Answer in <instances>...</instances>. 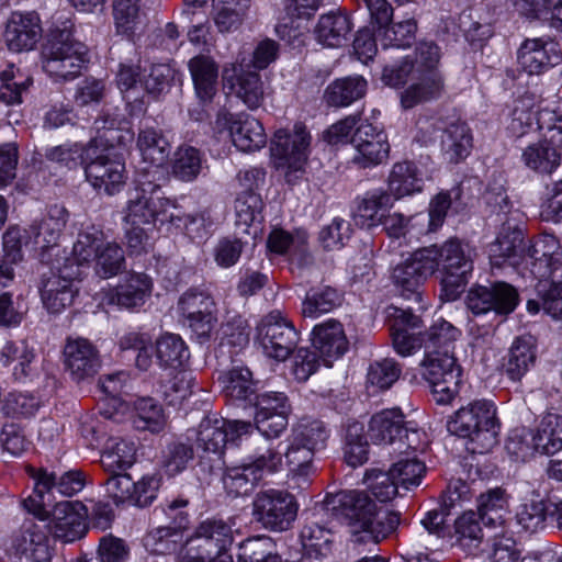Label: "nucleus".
<instances>
[{"instance_id":"obj_1","label":"nucleus","mask_w":562,"mask_h":562,"mask_svg":"<svg viewBox=\"0 0 562 562\" xmlns=\"http://www.w3.org/2000/svg\"><path fill=\"white\" fill-rule=\"evenodd\" d=\"M135 445L131 441L117 438L108 440L101 463L112 474L104 485L106 493L116 504L128 502L138 507H146L156 498L160 479L156 475H144L135 481L131 474L115 472L131 467L135 461Z\"/></svg>"},{"instance_id":"obj_2","label":"nucleus","mask_w":562,"mask_h":562,"mask_svg":"<svg viewBox=\"0 0 562 562\" xmlns=\"http://www.w3.org/2000/svg\"><path fill=\"white\" fill-rule=\"evenodd\" d=\"M159 187L142 182L139 188L130 194L124 209V222L128 225L156 226L169 222L176 227H183L188 235L200 236L204 229L206 217L203 213L184 214L169 199L157 195Z\"/></svg>"},{"instance_id":"obj_3","label":"nucleus","mask_w":562,"mask_h":562,"mask_svg":"<svg viewBox=\"0 0 562 562\" xmlns=\"http://www.w3.org/2000/svg\"><path fill=\"white\" fill-rule=\"evenodd\" d=\"M447 430L468 439L473 452L485 453L498 443L501 424L493 403L482 400L460 407L448 419Z\"/></svg>"},{"instance_id":"obj_4","label":"nucleus","mask_w":562,"mask_h":562,"mask_svg":"<svg viewBox=\"0 0 562 562\" xmlns=\"http://www.w3.org/2000/svg\"><path fill=\"white\" fill-rule=\"evenodd\" d=\"M69 19L50 29L42 49V66L50 77L72 80L81 74L87 59V47L72 37Z\"/></svg>"},{"instance_id":"obj_5","label":"nucleus","mask_w":562,"mask_h":562,"mask_svg":"<svg viewBox=\"0 0 562 562\" xmlns=\"http://www.w3.org/2000/svg\"><path fill=\"white\" fill-rule=\"evenodd\" d=\"M72 254L78 265L94 262V272L109 279L125 270L123 248L115 241H105L102 229L89 226L78 235Z\"/></svg>"},{"instance_id":"obj_6","label":"nucleus","mask_w":562,"mask_h":562,"mask_svg":"<svg viewBox=\"0 0 562 562\" xmlns=\"http://www.w3.org/2000/svg\"><path fill=\"white\" fill-rule=\"evenodd\" d=\"M35 486L33 493L23 501L27 512L34 516H48L54 505V493L63 496H72L79 493L86 484L83 473L78 469L65 471L60 474L40 469L33 474Z\"/></svg>"},{"instance_id":"obj_7","label":"nucleus","mask_w":562,"mask_h":562,"mask_svg":"<svg viewBox=\"0 0 562 562\" xmlns=\"http://www.w3.org/2000/svg\"><path fill=\"white\" fill-rule=\"evenodd\" d=\"M314 510V515L325 513L345 521L355 537L360 533V529L370 526L378 513L376 505L370 496L364 491L358 490L327 494Z\"/></svg>"},{"instance_id":"obj_8","label":"nucleus","mask_w":562,"mask_h":562,"mask_svg":"<svg viewBox=\"0 0 562 562\" xmlns=\"http://www.w3.org/2000/svg\"><path fill=\"white\" fill-rule=\"evenodd\" d=\"M252 518L272 532L289 530L297 517L295 496L284 490L269 488L258 492L252 499Z\"/></svg>"},{"instance_id":"obj_9","label":"nucleus","mask_w":562,"mask_h":562,"mask_svg":"<svg viewBox=\"0 0 562 562\" xmlns=\"http://www.w3.org/2000/svg\"><path fill=\"white\" fill-rule=\"evenodd\" d=\"M434 250L435 271L441 273V284L446 291L454 294L467 283V277L473 270L474 251L469 244L450 238L441 246L424 247Z\"/></svg>"},{"instance_id":"obj_10","label":"nucleus","mask_w":562,"mask_h":562,"mask_svg":"<svg viewBox=\"0 0 562 562\" xmlns=\"http://www.w3.org/2000/svg\"><path fill=\"white\" fill-rule=\"evenodd\" d=\"M256 329L257 341L268 358L285 361L297 348L300 333L280 310L263 315Z\"/></svg>"},{"instance_id":"obj_11","label":"nucleus","mask_w":562,"mask_h":562,"mask_svg":"<svg viewBox=\"0 0 562 562\" xmlns=\"http://www.w3.org/2000/svg\"><path fill=\"white\" fill-rule=\"evenodd\" d=\"M420 374L428 382L437 404H450L459 394L462 369L452 352L424 355Z\"/></svg>"},{"instance_id":"obj_12","label":"nucleus","mask_w":562,"mask_h":562,"mask_svg":"<svg viewBox=\"0 0 562 562\" xmlns=\"http://www.w3.org/2000/svg\"><path fill=\"white\" fill-rule=\"evenodd\" d=\"M369 436L374 443L397 445L401 454L408 449L416 450L420 432L412 422H406L400 408L384 409L374 414L369 424Z\"/></svg>"},{"instance_id":"obj_13","label":"nucleus","mask_w":562,"mask_h":562,"mask_svg":"<svg viewBox=\"0 0 562 562\" xmlns=\"http://www.w3.org/2000/svg\"><path fill=\"white\" fill-rule=\"evenodd\" d=\"M177 310L182 324L199 344L210 340L217 322L215 303L210 293L198 288L188 289L179 297Z\"/></svg>"},{"instance_id":"obj_14","label":"nucleus","mask_w":562,"mask_h":562,"mask_svg":"<svg viewBox=\"0 0 562 562\" xmlns=\"http://www.w3.org/2000/svg\"><path fill=\"white\" fill-rule=\"evenodd\" d=\"M252 428L250 422L227 420L215 416L203 418L199 425L195 439L200 458L204 459L212 454L215 457V461L220 463L226 443L239 439L243 435L250 434Z\"/></svg>"},{"instance_id":"obj_15","label":"nucleus","mask_w":562,"mask_h":562,"mask_svg":"<svg viewBox=\"0 0 562 562\" xmlns=\"http://www.w3.org/2000/svg\"><path fill=\"white\" fill-rule=\"evenodd\" d=\"M68 221V211L63 205H52L47 214L34 222L24 234L33 239V244L42 249L40 259L42 263H50L54 260L69 261L64 250L57 245V240Z\"/></svg>"},{"instance_id":"obj_16","label":"nucleus","mask_w":562,"mask_h":562,"mask_svg":"<svg viewBox=\"0 0 562 562\" xmlns=\"http://www.w3.org/2000/svg\"><path fill=\"white\" fill-rule=\"evenodd\" d=\"M46 265L50 266V270L48 276H43L41 297L49 313L58 314L72 304L76 294L74 282L78 270L74 268L70 259H57Z\"/></svg>"},{"instance_id":"obj_17","label":"nucleus","mask_w":562,"mask_h":562,"mask_svg":"<svg viewBox=\"0 0 562 562\" xmlns=\"http://www.w3.org/2000/svg\"><path fill=\"white\" fill-rule=\"evenodd\" d=\"M518 302L517 290L503 281L472 286L467 294V306L474 315L493 312L495 315L507 316L515 311Z\"/></svg>"},{"instance_id":"obj_18","label":"nucleus","mask_w":562,"mask_h":562,"mask_svg":"<svg viewBox=\"0 0 562 562\" xmlns=\"http://www.w3.org/2000/svg\"><path fill=\"white\" fill-rule=\"evenodd\" d=\"M501 222L496 238L488 246V256L492 266L502 267L508 263L518 267L525 261L526 246L521 222L514 214Z\"/></svg>"},{"instance_id":"obj_19","label":"nucleus","mask_w":562,"mask_h":562,"mask_svg":"<svg viewBox=\"0 0 562 562\" xmlns=\"http://www.w3.org/2000/svg\"><path fill=\"white\" fill-rule=\"evenodd\" d=\"M434 250L420 248L398 262L392 270V281L405 297H420L419 286L435 272Z\"/></svg>"},{"instance_id":"obj_20","label":"nucleus","mask_w":562,"mask_h":562,"mask_svg":"<svg viewBox=\"0 0 562 562\" xmlns=\"http://www.w3.org/2000/svg\"><path fill=\"white\" fill-rule=\"evenodd\" d=\"M350 143L357 150L352 161L361 168L380 165L389 157L390 145L385 132L368 121L356 127Z\"/></svg>"},{"instance_id":"obj_21","label":"nucleus","mask_w":562,"mask_h":562,"mask_svg":"<svg viewBox=\"0 0 562 562\" xmlns=\"http://www.w3.org/2000/svg\"><path fill=\"white\" fill-rule=\"evenodd\" d=\"M92 150V145L86 149V158L90 159L85 167L86 177L94 189L103 190L106 194L113 195L124 184L125 166L114 157L110 149L94 158L91 156Z\"/></svg>"},{"instance_id":"obj_22","label":"nucleus","mask_w":562,"mask_h":562,"mask_svg":"<svg viewBox=\"0 0 562 562\" xmlns=\"http://www.w3.org/2000/svg\"><path fill=\"white\" fill-rule=\"evenodd\" d=\"M310 135L305 126L296 124L293 133L278 130L271 140V154L279 160V166L290 171H301L307 160Z\"/></svg>"},{"instance_id":"obj_23","label":"nucleus","mask_w":562,"mask_h":562,"mask_svg":"<svg viewBox=\"0 0 562 562\" xmlns=\"http://www.w3.org/2000/svg\"><path fill=\"white\" fill-rule=\"evenodd\" d=\"M41 521L27 520L14 540L15 553L23 562H50L49 529L45 522L48 516H37Z\"/></svg>"},{"instance_id":"obj_24","label":"nucleus","mask_w":562,"mask_h":562,"mask_svg":"<svg viewBox=\"0 0 562 562\" xmlns=\"http://www.w3.org/2000/svg\"><path fill=\"white\" fill-rule=\"evenodd\" d=\"M81 509H83V505L79 502L64 501L53 505L49 508L53 518L47 524L49 532L64 542L81 539L87 532V525L80 514Z\"/></svg>"},{"instance_id":"obj_25","label":"nucleus","mask_w":562,"mask_h":562,"mask_svg":"<svg viewBox=\"0 0 562 562\" xmlns=\"http://www.w3.org/2000/svg\"><path fill=\"white\" fill-rule=\"evenodd\" d=\"M562 251L557 237L542 234L526 247L525 261L529 260L531 273L539 279L550 277L561 265Z\"/></svg>"},{"instance_id":"obj_26","label":"nucleus","mask_w":562,"mask_h":562,"mask_svg":"<svg viewBox=\"0 0 562 562\" xmlns=\"http://www.w3.org/2000/svg\"><path fill=\"white\" fill-rule=\"evenodd\" d=\"M249 65L240 63L233 65V75L224 70V79L227 81L229 91L239 99L249 110L258 109L265 99V87L258 72L248 69Z\"/></svg>"},{"instance_id":"obj_27","label":"nucleus","mask_w":562,"mask_h":562,"mask_svg":"<svg viewBox=\"0 0 562 562\" xmlns=\"http://www.w3.org/2000/svg\"><path fill=\"white\" fill-rule=\"evenodd\" d=\"M64 356L66 369L76 381L93 376L101 366L98 350L85 338L68 339Z\"/></svg>"},{"instance_id":"obj_28","label":"nucleus","mask_w":562,"mask_h":562,"mask_svg":"<svg viewBox=\"0 0 562 562\" xmlns=\"http://www.w3.org/2000/svg\"><path fill=\"white\" fill-rule=\"evenodd\" d=\"M42 36V27L36 13H13L9 20L4 41L12 52H29L35 47Z\"/></svg>"},{"instance_id":"obj_29","label":"nucleus","mask_w":562,"mask_h":562,"mask_svg":"<svg viewBox=\"0 0 562 562\" xmlns=\"http://www.w3.org/2000/svg\"><path fill=\"white\" fill-rule=\"evenodd\" d=\"M560 60L561 54L555 49V45L540 38L526 40L517 53L518 66L528 75L542 74Z\"/></svg>"},{"instance_id":"obj_30","label":"nucleus","mask_w":562,"mask_h":562,"mask_svg":"<svg viewBox=\"0 0 562 562\" xmlns=\"http://www.w3.org/2000/svg\"><path fill=\"white\" fill-rule=\"evenodd\" d=\"M313 346L324 358L326 366H330L333 359L341 357L348 350V339L340 322L327 319L314 326L312 331Z\"/></svg>"},{"instance_id":"obj_31","label":"nucleus","mask_w":562,"mask_h":562,"mask_svg":"<svg viewBox=\"0 0 562 562\" xmlns=\"http://www.w3.org/2000/svg\"><path fill=\"white\" fill-rule=\"evenodd\" d=\"M419 77L401 92V106L404 110L441 98L445 92V80L439 71H418Z\"/></svg>"},{"instance_id":"obj_32","label":"nucleus","mask_w":562,"mask_h":562,"mask_svg":"<svg viewBox=\"0 0 562 562\" xmlns=\"http://www.w3.org/2000/svg\"><path fill=\"white\" fill-rule=\"evenodd\" d=\"M548 133L549 138L530 144L521 154L525 166L542 175H551L561 164V155L557 149L559 146L557 134Z\"/></svg>"},{"instance_id":"obj_33","label":"nucleus","mask_w":562,"mask_h":562,"mask_svg":"<svg viewBox=\"0 0 562 562\" xmlns=\"http://www.w3.org/2000/svg\"><path fill=\"white\" fill-rule=\"evenodd\" d=\"M300 539L303 547V559L315 562H325L333 554L334 533L329 528L310 521L303 526L300 532Z\"/></svg>"},{"instance_id":"obj_34","label":"nucleus","mask_w":562,"mask_h":562,"mask_svg":"<svg viewBox=\"0 0 562 562\" xmlns=\"http://www.w3.org/2000/svg\"><path fill=\"white\" fill-rule=\"evenodd\" d=\"M537 340L531 335L516 337L508 350L505 373L512 381H520L535 366Z\"/></svg>"},{"instance_id":"obj_35","label":"nucleus","mask_w":562,"mask_h":562,"mask_svg":"<svg viewBox=\"0 0 562 562\" xmlns=\"http://www.w3.org/2000/svg\"><path fill=\"white\" fill-rule=\"evenodd\" d=\"M188 67L196 97L204 103L211 102L217 91V64L211 56L200 54L189 60Z\"/></svg>"},{"instance_id":"obj_36","label":"nucleus","mask_w":562,"mask_h":562,"mask_svg":"<svg viewBox=\"0 0 562 562\" xmlns=\"http://www.w3.org/2000/svg\"><path fill=\"white\" fill-rule=\"evenodd\" d=\"M367 88L368 82L362 76H347L330 82L323 99L328 106L344 108L363 98Z\"/></svg>"},{"instance_id":"obj_37","label":"nucleus","mask_w":562,"mask_h":562,"mask_svg":"<svg viewBox=\"0 0 562 562\" xmlns=\"http://www.w3.org/2000/svg\"><path fill=\"white\" fill-rule=\"evenodd\" d=\"M137 146L143 160L148 162L155 172H159V168L165 165L171 150L167 137L155 127H144L139 131Z\"/></svg>"},{"instance_id":"obj_38","label":"nucleus","mask_w":562,"mask_h":562,"mask_svg":"<svg viewBox=\"0 0 562 562\" xmlns=\"http://www.w3.org/2000/svg\"><path fill=\"white\" fill-rule=\"evenodd\" d=\"M188 503V499L176 498L168 501L159 510L155 509V514L159 517L161 524L151 531L154 539L161 541L187 528L189 519L184 508Z\"/></svg>"},{"instance_id":"obj_39","label":"nucleus","mask_w":562,"mask_h":562,"mask_svg":"<svg viewBox=\"0 0 562 562\" xmlns=\"http://www.w3.org/2000/svg\"><path fill=\"white\" fill-rule=\"evenodd\" d=\"M391 205L392 198L386 190L378 188L366 192L355 214L357 225L366 228L378 226Z\"/></svg>"},{"instance_id":"obj_40","label":"nucleus","mask_w":562,"mask_h":562,"mask_svg":"<svg viewBox=\"0 0 562 562\" xmlns=\"http://www.w3.org/2000/svg\"><path fill=\"white\" fill-rule=\"evenodd\" d=\"M461 199L462 190L460 187L437 193L428 205L427 233H435L441 228L449 213L460 212L464 206Z\"/></svg>"},{"instance_id":"obj_41","label":"nucleus","mask_w":562,"mask_h":562,"mask_svg":"<svg viewBox=\"0 0 562 562\" xmlns=\"http://www.w3.org/2000/svg\"><path fill=\"white\" fill-rule=\"evenodd\" d=\"M480 520L490 527L502 526L508 513V495L502 487L490 488L476 499Z\"/></svg>"},{"instance_id":"obj_42","label":"nucleus","mask_w":562,"mask_h":562,"mask_svg":"<svg viewBox=\"0 0 562 562\" xmlns=\"http://www.w3.org/2000/svg\"><path fill=\"white\" fill-rule=\"evenodd\" d=\"M441 151L445 158L452 164L467 158L472 148V135L465 123H452L441 136Z\"/></svg>"},{"instance_id":"obj_43","label":"nucleus","mask_w":562,"mask_h":562,"mask_svg":"<svg viewBox=\"0 0 562 562\" xmlns=\"http://www.w3.org/2000/svg\"><path fill=\"white\" fill-rule=\"evenodd\" d=\"M232 140L240 151H256L266 145L267 135L257 119L240 113L233 127Z\"/></svg>"},{"instance_id":"obj_44","label":"nucleus","mask_w":562,"mask_h":562,"mask_svg":"<svg viewBox=\"0 0 562 562\" xmlns=\"http://www.w3.org/2000/svg\"><path fill=\"white\" fill-rule=\"evenodd\" d=\"M387 187L391 198L401 199L405 195L420 192L423 189V178L413 162H396L390 172Z\"/></svg>"},{"instance_id":"obj_45","label":"nucleus","mask_w":562,"mask_h":562,"mask_svg":"<svg viewBox=\"0 0 562 562\" xmlns=\"http://www.w3.org/2000/svg\"><path fill=\"white\" fill-rule=\"evenodd\" d=\"M350 31L349 16L340 12H329L321 15L315 29L317 40L328 47L341 46Z\"/></svg>"},{"instance_id":"obj_46","label":"nucleus","mask_w":562,"mask_h":562,"mask_svg":"<svg viewBox=\"0 0 562 562\" xmlns=\"http://www.w3.org/2000/svg\"><path fill=\"white\" fill-rule=\"evenodd\" d=\"M194 535L211 546V550L217 555V559L229 555L227 550L233 543V530L224 520L206 519L198 526Z\"/></svg>"},{"instance_id":"obj_47","label":"nucleus","mask_w":562,"mask_h":562,"mask_svg":"<svg viewBox=\"0 0 562 562\" xmlns=\"http://www.w3.org/2000/svg\"><path fill=\"white\" fill-rule=\"evenodd\" d=\"M532 443L535 450L543 454H554L560 451L562 449V416L546 415L532 436Z\"/></svg>"},{"instance_id":"obj_48","label":"nucleus","mask_w":562,"mask_h":562,"mask_svg":"<svg viewBox=\"0 0 562 562\" xmlns=\"http://www.w3.org/2000/svg\"><path fill=\"white\" fill-rule=\"evenodd\" d=\"M223 392L233 401H245L252 404L255 389L252 374L247 368H233L220 375Z\"/></svg>"},{"instance_id":"obj_49","label":"nucleus","mask_w":562,"mask_h":562,"mask_svg":"<svg viewBox=\"0 0 562 562\" xmlns=\"http://www.w3.org/2000/svg\"><path fill=\"white\" fill-rule=\"evenodd\" d=\"M460 330L451 323L440 318L435 322L425 333L424 355L440 352H452L453 344L460 336Z\"/></svg>"},{"instance_id":"obj_50","label":"nucleus","mask_w":562,"mask_h":562,"mask_svg":"<svg viewBox=\"0 0 562 562\" xmlns=\"http://www.w3.org/2000/svg\"><path fill=\"white\" fill-rule=\"evenodd\" d=\"M150 289L151 282L146 274H131L123 283L117 285L114 300L121 307H137L144 304Z\"/></svg>"},{"instance_id":"obj_51","label":"nucleus","mask_w":562,"mask_h":562,"mask_svg":"<svg viewBox=\"0 0 562 562\" xmlns=\"http://www.w3.org/2000/svg\"><path fill=\"white\" fill-rule=\"evenodd\" d=\"M156 357L160 366L178 369L188 362L190 352L179 335L165 334L156 341Z\"/></svg>"},{"instance_id":"obj_52","label":"nucleus","mask_w":562,"mask_h":562,"mask_svg":"<svg viewBox=\"0 0 562 562\" xmlns=\"http://www.w3.org/2000/svg\"><path fill=\"white\" fill-rule=\"evenodd\" d=\"M244 463L261 482L268 474H274L282 469L283 456L271 445L265 442L249 454Z\"/></svg>"},{"instance_id":"obj_53","label":"nucleus","mask_w":562,"mask_h":562,"mask_svg":"<svg viewBox=\"0 0 562 562\" xmlns=\"http://www.w3.org/2000/svg\"><path fill=\"white\" fill-rule=\"evenodd\" d=\"M369 443L364 434L363 424L352 420L346 426L345 458L347 463L356 468L368 460Z\"/></svg>"},{"instance_id":"obj_54","label":"nucleus","mask_w":562,"mask_h":562,"mask_svg":"<svg viewBox=\"0 0 562 562\" xmlns=\"http://www.w3.org/2000/svg\"><path fill=\"white\" fill-rule=\"evenodd\" d=\"M262 200L255 191H243L235 201V225L243 233L250 234L249 228L262 220Z\"/></svg>"},{"instance_id":"obj_55","label":"nucleus","mask_w":562,"mask_h":562,"mask_svg":"<svg viewBox=\"0 0 562 562\" xmlns=\"http://www.w3.org/2000/svg\"><path fill=\"white\" fill-rule=\"evenodd\" d=\"M222 482L224 490L232 497L249 495L260 483L244 462L237 467L226 469Z\"/></svg>"},{"instance_id":"obj_56","label":"nucleus","mask_w":562,"mask_h":562,"mask_svg":"<svg viewBox=\"0 0 562 562\" xmlns=\"http://www.w3.org/2000/svg\"><path fill=\"white\" fill-rule=\"evenodd\" d=\"M404 453L405 456L393 463L390 470L398 486L411 490L422 483L426 465L416 456H412V453L406 451Z\"/></svg>"},{"instance_id":"obj_57","label":"nucleus","mask_w":562,"mask_h":562,"mask_svg":"<svg viewBox=\"0 0 562 562\" xmlns=\"http://www.w3.org/2000/svg\"><path fill=\"white\" fill-rule=\"evenodd\" d=\"M291 436L295 438L296 442H302L314 451H318L325 447L329 431L322 420L303 417L292 428Z\"/></svg>"},{"instance_id":"obj_58","label":"nucleus","mask_w":562,"mask_h":562,"mask_svg":"<svg viewBox=\"0 0 562 562\" xmlns=\"http://www.w3.org/2000/svg\"><path fill=\"white\" fill-rule=\"evenodd\" d=\"M540 112L533 110V101L529 97H524L515 101L510 113V121L507 125L508 132L515 137L524 136L532 130L533 123L538 124ZM538 130H540L537 126Z\"/></svg>"},{"instance_id":"obj_59","label":"nucleus","mask_w":562,"mask_h":562,"mask_svg":"<svg viewBox=\"0 0 562 562\" xmlns=\"http://www.w3.org/2000/svg\"><path fill=\"white\" fill-rule=\"evenodd\" d=\"M1 359L5 366L14 364L13 375L16 380H24L31 374L34 353L23 341L7 342L1 351Z\"/></svg>"},{"instance_id":"obj_60","label":"nucleus","mask_w":562,"mask_h":562,"mask_svg":"<svg viewBox=\"0 0 562 562\" xmlns=\"http://www.w3.org/2000/svg\"><path fill=\"white\" fill-rule=\"evenodd\" d=\"M339 303L340 295L330 286L312 290L306 294L302 303V315L308 318H316L324 313L330 312Z\"/></svg>"},{"instance_id":"obj_61","label":"nucleus","mask_w":562,"mask_h":562,"mask_svg":"<svg viewBox=\"0 0 562 562\" xmlns=\"http://www.w3.org/2000/svg\"><path fill=\"white\" fill-rule=\"evenodd\" d=\"M134 426L140 430L159 432L165 427L161 407L150 397L139 398L135 403Z\"/></svg>"},{"instance_id":"obj_62","label":"nucleus","mask_w":562,"mask_h":562,"mask_svg":"<svg viewBox=\"0 0 562 562\" xmlns=\"http://www.w3.org/2000/svg\"><path fill=\"white\" fill-rule=\"evenodd\" d=\"M202 169V158L199 149L191 146L178 148L175 153L172 175L181 181L194 180Z\"/></svg>"},{"instance_id":"obj_63","label":"nucleus","mask_w":562,"mask_h":562,"mask_svg":"<svg viewBox=\"0 0 562 562\" xmlns=\"http://www.w3.org/2000/svg\"><path fill=\"white\" fill-rule=\"evenodd\" d=\"M316 451L302 442H296L290 436L289 446L284 452L285 463L289 470L299 476H306L313 469V459Z\"/></svg>"},{"instance_id":"obj_64","label":"nucleus","mask_w":562,"mask_h":562,"mask_svg":"<svg viewBox=\"0 0 562 562\" xmlns=\"http://www.w3.org/2000/svg\"><path fill=\"white\" fill-rule=\"evenodd\" d=\"M269 538H252L239 546L238 562H281Z\"/></svg>"}]
</instances>
